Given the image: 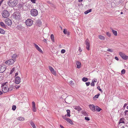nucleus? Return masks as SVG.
<instances>
[{"mask_svg":"<svg viewBox=\"0 0 128 128\" xmlns=\"http://www.w3.org/2000/svg\"><path fill=\"white\" fill-rule=\"evenodd\" d=\"M2 14L3 18H6L9 16L10 13L7 10H4L2 12Z\"/></svg>","mask_w":128,"mask_h":128,"instance_id":"3","label":"nucleus"},{"mask_svg":"<svg viewBox=\"0 0 128 128\" xmlns=\"http://www.w3.org/2000/svg\"><path fill=\"white\" fill-rule=\"evenodd\" d=\"M4 0H1L0 1V3H1L2 4V3L3 2V1Z\"/></svg>","mask_w":128,"mask_h":128,"instance_id":"63","label":"nucleus"},{"mask_svg":"<svg viewBox=\"0 0 128 128\" xmlns=\"http://www.w3.org/2000/svg\"><path fill=\"white\" fill-rule=\"evenodd\" d=\"M115 59L116 60H118V58L116 56H115Z\"/></svg>","mask_w":128,"mask_h":128,"instance_id":"56","label":"nucleus"},{"mask_svg":"<svg viewBox=\"0 0 128 128\" xmlns=\"http://www.w3.org/2000/svg\"><path fill=\"white\" fill-rule=\"evenodd\" d=\"M97 81V80L96 79V78H94V79H93L92 80V82H94H94H96Z\"/></svg>","mask_w":128,"mask_h":128,"instance_id":"44","label":"nucleus"},{"mask_svg":"<svg viewBox=\"0 0 128 128\" xmlns=\"http://www.w3.org/2000/svg\"><path fill=\"white\" fill-rule=\"evenodd\" d=\"M83 0H78V1L79 2H82Z\"/></svg>","mask_w":128,"mask_h":128,"instance_id":"61","label":"nucleus"},{"mask_svg":"<svg viewBox=\"0 0 128 128\" xmlns=\"http://www.w3.org/2000/svg\"><path fill=\"white\" fill-rule=\"evenodd\" d=\"M82 112V113L84 115L86 116L87 115V114L85 112Z\"/></svg>","mask_w":128,"mask_h":128,"instance_id":"51","label":"nucleus"},{"mask_svg":"<svg viewBox=\"0 0 128 128\" xmlns=\"http://www.w3.org/2000/svg\"><path fill=\"white\" fill-rule=\"evenodd\" d=\"M126 70L124 69H123L121 71V74H124L125 73Z\"/></svg>","mask_w":128,"mask_h":128,"instance_id":"38","label":"nucleus"},{"mask_svg":"<svg viewBox=\"0 0 128 128\" xmlns=\"http://www.w3.org/2000/svg\"><path fill=\"white\" fill-rule=\"evenodd\" d=\"M34 46L36 49L40 53H43V52L42 50L38 46V45L34 43Z\"/></svg>","mask_w":128,"mask_h":128,"instance_id":"14","label":"nucleus"},{"mask_svg":"<svg viewBox=\"0 0 128 128\" xmlns=\"http://www.w3.org/2000/svg\"><path fill=\"white\" fill-rule=\"evenodd\" d=\"M36 0H31L30 1L33 3H36Z\"/></svg>","mask_w":128,"mask_h":128,"instance_id":"49","label":"nucleus"},{"mask_svg":"<svg viewBox=\"0 0 128 128\" xmlns=\"http://www.w3.org/2000/svg\"><path fill=\"white\" fill-rule=\"evenodd\" d=\"M22 8L23 10H27L30 9V7L29 4H24Z\"/></svg>","mask_w":128,"mask_h":128,"instance_id":"6","label":"nucleus"},{"mask_svg":"<svg viewBox=\"0 0 128 128\" xmlns=\"http://www.w3.org/2000/svg\"><path fill=\"white\" fill-rule=\"evenodd\" d=\"M74 108L76 110H77L78 111H80L81 110L79 106H76L74 107Z\"/></svg>","mask_w":128,"mask_h":128,"instance_id":"23","label":"nucleus"},{"mask_svg":"<svg viewBox=\"0 0 128 128\" xmlns=\"http://www.w3.org/2000/svg\"><path fill=\"white\" fill-rule=\"evenodd\" d=\"M30 123L33 128H36V126L34 124L32 120H31L30 122Z\"/></svg>","mask_w":128,"mask_h":128,"instance_id":"21","label":"nucleus"},{"mask_svg":"<svg viewBox=\"0 0 128 128\" xmlns=\"http://www.w3.org/2000/svg\"><path fill=\"white\" fill-rule=\"evenodd\" d=\"M13 16L15 19L17 20H19L20 18V14L19 13L16 14L14 15Z\"/></svg>","mask_w":128,"mask_h":128,"instance_id":"15","label":"nucleus"},{"mask_svg":"<svg viewBox=\"0 0 128 128\" xmlns=\"http://www.w3.org/2000/svg\"><path fill=\"white\" fill-rule=\"evenodd\" d=\"M76 64L77 66V68H80L81 66V63L78 61H76Z\"/></svg>","mask_w":128,"mask_h":128,"instance_id":"18","label":"nucleus"},{"mask_svg":"<svg viewBox=\"0 0 128 128\" xmlns=\"http://www.w3.org/2000/svg\"><path fill=\"white\" fill-rule=\"evenodd\" d=\"M79 50L80 51V52H82V50L80 49V48L79 49Z\"/></svg>","mask_w":128,"mask_h":128,"instance_id":"62","label":"nucleus"},{"mask_svg":"<svg viewBox=\"0 0 128 128\" xmlns=\"http://www.w3.org/2000/svg\"><path fill=\"white\" fill-rule=\"evenodd\" d=\"M17 119L18 120L20 121H22L24 120H25V119L23 117H19L17 118Z\"/></svg>","mask_w":128,"mask_h":128,"instance_id":"27","label":"nucleus"},{"mask_svg":"<svg viewBox=\"0 0 128 128\" xmlns=\"http://www.w3.org/2000/svg\"><path fill=\"white\" fill-rule=\"evenodd\" d=\"M127 105V104H126V103L123 106V108H124L125 107H126Z\"/></svg>","mask_w":128,"mask_h":128,"instance_id":"57","label":"nucleus"},{"mask_svg":"<svg viewBox=\"0 0 128 128\" xmlns=\"http://www.w3.org/2000/svg\"><path fill=\"white\" fill-rule=\"evenodd\" d=\"M16 56L17 55L16 54H14L12 56V59L13 60H15V61L16 60Z\"/></svg>","mask_w":128,"mask_h":128,"instance_id":"30","label":"nucleus"},{"mask_svg":"<svg viewBox=\"0 0 128 128\" xmlns=\"http://www.w3.org/2000/svg\"><path fill=\"white\" fill-rule=\"evenodd\" d=\"M98 37L101 40H104L105 39L104 37V36L101 35H99L98 36Z\"/></svg>","mask_w":128,"mask_h":128,"instance_id":"28","label":"nucleus"},{"mask_svg":"<svg viewBox=\"0 0 128 128\" xmlns=\"http://www.w3.org/2000/svg\"><path fill=\"white\" fill-rule=\"evenodd\" d=\"M15 80V83L16 84H19L21 82V79L20 77L17 76L16 77Z\"/></svg>","mask_w":128,"mask_h":128,"instance_id":"12","label":"nucleus"},{"mask_svg":"<svg viewBox=\"0 0 128 128\" xmlns=\"http://www.w3.org/2000/svg\"><path fill=\"white\" fill-rule=\"evenodd\" d=\"M14 88V86L13 85H10L9 88H8V91H11L12 90L13 88Z\"/></svg>","mask_w":128,"mask_h":128,"instance_id":"22","label":"nucleus"},{"mask_svg":"<svg viewBox=\"0 0 128 128\" xmlns=\"http://www.w3.org/2000/svg\"><path fill=\"white\" fill-rule=\"evenodd\" d=\"M18 72H16V74H15V76H18Z\"/></svg>","mask_w":128,"mask_h":128,"instance_id":"60","label":"nucleus"},{"mask_svg":"<svg viewBox=\"0 0 128 128\" xmlns=\"http://www.w3.org/2000/svg\"><path fill=\"white\" fill-rule=\"evenodd\" d=\"M68 97H67L66 98H65V101L66 102V100L67 101V100H68Z\"/></svg>","mask_w":128,"mask_h":128,"instance_id":"59","label":"nucleus"},{"mask_svg":"<svg viewBox=\"0 0 128 128\" xmlns=\"http://www.w3.org/2000/svg\"><path fill=\"white\" fill-rule=\"evenodd\" d=\"M73 82L72 81V80H71L70 81V83L72 84V85L74 83H73Z\"/></svg>","mask_w":128,"mask_h":128,"instance_id":"55","label":"nucleus"},{"mask_svg":"<svg viewBox=\"0 0 128 128\" xmlns=\"http://www.w3.org/2000/svg\"><path fill=\"white\" fill-rule=\"evenodd\" d=\"M24 4L23 3L19 4V9L20 10H23L22 8H23V7L24 6Z\"/></svg>","mask_w":128,"mask_h":128,"instance_id":"20","label":"nucleus"},{"mask_svg":"<svg viewBox=\"0 0 128 128\" xmlns=\"http://www.w3.org/2000/svg\"><path fill=\"white\" fill-rule=\"evenodd\" d=\"M15 62V60H13L12 59H10L6 61L5 63L8 65H11L13 64Z\"/></svg>","mask_w":128,"mask_h":128,"instance_id":"7","label":"nucleus"},{"mask_svg":"<svg viewBox=\"0 0 128 128\" xmlns=\"http://www.w3.org/2000/svg\"><path fill=\"white\" fill-rule=\"evenodd\" d=\"M99 95H99L97 94V95H96L95 96H94V97L93 98V99L94 100V98H98Z\"/></svg>","mask_w":128,"mask_h":128,"instance_id":"41","label":"nucleus"},{"mask_svg":"<svg viewBox=\"0 0 128 128\" xmlns=\"http://www.w3.org/2000/svg\"><path fill=\"white\" fill-rule=\"evenodd\" d=\"M65 50L64 49H62L61 50V52L62 54H64L65 52Z\"/></svg>","mask_w":128,"mask_h":128,"instance_id":"45","label":"nucleus"},{"mask_svg":"<svg viewBox=\"0 0 128 128\" xmlns=\"http://www.w3.org/2000/svg\"><path fill=\"white\" fill-rule=\"evenodd\" d=\"M16 108V106L15 105H14L12 106V110H15Z\"/></svg>","mask_w":128,"mask_h":128,"instance_id":"37","label":"nucleus"},{"mask_svg":"<svg viewBox=\"0 0 128 128\" xmlns=\"http://www.w3.org/2000/svg\"><path fill=\"white\" fill-rule=\"evenodd\" d=\"M119 54L121 58L124 60H126L128 58V56L121 52H120Z\"/></svg>","mask_w":128,"mask_h":128,"instance_id":"9","label":"nucleus"},{"mask_svg":"<svg viewBox=\"0 0 128 128\" xmlns=\"http://www.w3.org/2000/svg\"><path fill=\"white\" fill-rule=\"evenodd\" d=\"M32 110L34 112H36V109L35 107V103L34 102H32Z\"/></svg>","mask_w":128,"mask_h":128,"instance_id":"16","label":"nucleus"},{"mask_svg":"<svg viewBox=\"0 0 128 128\" xmlns=\"http://www.w3.org/2000/svg\"><path fill=\"white\" fill-rule=\"evenodd\" d=\"M8 5L10 6H14L17 5V0H9L8 2Z\"/></svg>","mask_w":128,"mask_h":128,"instance_id":"2","label":"nucleus"},{"mask_svg":"<svg viewBox=\"0 0 128 128\" xmlns=\"http://www.w3.org/2000/svg\"><path fill=\"white\" fill-rule=\"evenodd\" d=\"M51 39L53 42H54V36L53 34H52L51 35Z\"/></svg>","mask_w":128,"mask_h":128,"instance_id":"32","label":"nucleus"},{"mask_svg":"<svg viewBox=\"0 0 128 128\" xmlns=\"http://www.w3.org/2000/svg\"><path fill=\"white\" fill-rule=\"evenodd\" d=\"M95 111L99 112L101 110V109L98 106H96L95 107Z\"/></svg>","mask_w":128,"mask_h":128,"instance_id":"19","label":"nucleus"},{"mask_svg":"<svg viewBox=\"0 0 128 128\" xmlns=\"http://www.w3.org/2000/svg\"><path fill=\"white\" fill-rule=\"evenodd\" d=\"M43 41L45 42H46V39H44L43 40Z\"/></svg>","mask_w":128,"mask_h":128,"instance_id":"58","label":"nucleus"},{"mask_svg":"<svg viewBox=\"0 0 128 128\" xmlns=\"http://www.w3.org/2000/svg\"><path fill=\"white\" fill-rule=\"evenodd\" d=\"M60 126L61 128H64L63 126L61 125Z\"/></svg>","mask_w":128,"mask_h":128,"instance_id":"64","label":"nucleus"},{"mask_svg":"<svg viewBox=\"0 0 128 128\" xmlns=\"http://www.w3.org/2000/svg\"><path fill=\"white\" fill-rule=\"evenodd\" d=\"M85 44L86 45V48L88 50H90V44L89 40L87 39L85 41Z\"/></svg>","mask_w":128,"mask_h":128,"instance_id":"11","label":"nucleus"},{"mask_svg":"<svg viewBox=\"0 0 128 128\" xmlns=\"http://www.w3.org/2000/svg\"><path fill=\"white\" fill-rule=\"evenodd\" d=\"M85 119L86 120L88 121L90 120V118L88 117H86L85 118Z\"/></svg>","mask_w":128,"mask_h":128,"instance_id":"50","label":"nucleus"},{"mask_svg":"<svg viewBox=\"0 0 128 128\" xmlns=\"http://www.w3.org/2000/svg\"><path fill=\"white\" fill-rule=\"evenodd\" d=\"M66 120L71 124H73V123L72 120L68 118L66 119Z\"/></svg>","mask_w":128,"mask_h":128,"instance_id":"25","label":"nucleus"},{"mask_svg":"<svg viewBox=\"0 0 128 128\" xmlns=\"http://www.w3.org/2000/svg\"><path fill=\"white\" fill-rule=\"evenodd\" d=\"M63 32L64 34H67V31L65 29H64Z\"/></svg>","mask_w":128,"mask_h":128,"instance_id":"42","label":"nucleus"},{"mask_svg":"<svg viewBox=\"0 0 128 128\" xmlns=\"http://www.w3.org/2000/svg\"><path fill=\"white\" fill-rule=\"evenodd\" d=\"M26 23L28 26H30L33 24V21L30 19H28L26 20Z\"/></svg>","mask_w":128,"mask_h":128,"instance_id":"5","label":"nucleus"},{"mask_svg":"<svg viewBox=\"0 0 128 128\" xmlns=\"http://www.w3.org/2000/svg\"><path fill=\"white\" fill-rule=\"evenodd\" d=\"M106 34L109 37H110L111 36V34L109 32H106Z\"/></svg>","mask_w":128,"mask_h":128,"instance_id":"40","label":"nucleus"},{"mask_svg":"<svg viewBox=\"0 0 128 128\" xmlns=\"http://www.w3.org/2000/svg\"><path fill=\"white\" fill-rule=\"evenodd\" d=\"M0 25L2 27H3L4 28H6V26H5L4 24L2 22H0Z\"/></svg>","mask_w":128,"mask_h":128,"instance_id":"31","label":"nucleus"},{"mask_svg":"<svg viewBox=\"0 0 128 128\" xmlns=\"http://www.w3.org/2000/svg\"><path fill=\"white\" fill-rule=\"evenodd\" d=\"M66 112H67V114H66L67 116L69 117L70 116V110H66Z\"/></svg>","mask_w":128,"mask_h":128,"instance_id":"29","label":"nucleus"},{"mask_svg":"<svg viewBox=\"0 0 128 128\" xmlns=\"http://www.w3.org/2000/svg\"><path fill=\"white\" fill-rule=\"evenodd\" d=\"M30 14L32 16H35L38 14V10L36 9H32L30 11Z\"/></svg>","mask_w":128,"mask_h":128,"instance_id":"4","label":"nucleus"},{"mask_svg":"<svg viewBox=\"0 0 128 128\" xmlns=\"http://www.w3.org/2000/svg\"><path fill=\"white\" fill-rule=\"evenodd\" d=\"M49 68L51 73L54 76L56 75V73L53 68L51 66H49Z\"/></svg>","mask_w":128,"mask_h":128,"instance_id":"13","label":"nucleus"},{"mask_svg":"<svg viewBox=\"0 0 128 128\" xmlns=\"http://www.w3.org/2000/svg\"><path fill=\"white\" fill-rule=\"evenodd\" d=\"M66 114L64 116H62L63 119H64L65 120H66V119H67L68 118H67L66 117Z\"/></svg>","mask_w":128,"mask_h":128,"instance_id":"39","label":"nucleus"},{"mask_svg":"<svg viewBox=\"0 0 128 128\" xmlns=\"http://www.w3.org/2000/svg\"><path fill=\"white\" fill-rule=\"evenodd\" d=\"M107 51L110 52H113V50L112 49H108L107 50Z\"/></svg>","mask_w":128,"mask_h":128,"instance_id":"48","label":"nucleus"},{"mask_svg":"<svg viewBox=\"0 0 128 128\" xmlns=\"http://www.w3.org/2000/svg\"><path fill=\"white\" fill-rule=\"evenodd\" d=\"M92 11V9H90L86 11L84 13L85 14H87L88 13L91 12Z\"/></svg>","mask_w":128,"mask_h":128,"instance_id":"33","label":"nucleus"},{"mask_svg":"<svg viewBox=\"0 0 128 128\" xmlns=\"http://www.w3.org/2000/svg\"><path fill=\"white\" fill-rule=\"evenodd\" d=\"M124 113L125 115H128V110L125 111Z\"/></svg>","mask_w":128,"mask_h":128,"instance_id":"43","label":"nucleus"},{"mask_svg":"<svg viewBox=\"0 0 128 128\" xmlns=\"http://www.w3.org/2000/svg\"><path fill=\"white\" fill-rule=\"evenodd\" d=\"M20 85H16L15 86V87L16 88V89L20 87Z\"/></svg>","mask_w":128,"mask_h":128,"instance_id":"46","label":"nucleus"},{"mask_svg":"<svg viewBox=\"0 0 128 128\" xmlns=\"http://www.w3.org/2000/svg\"><path fill=\"white\" fill-rule=\"evenodd\" d=\"M86 84L87 86H88L90 85V82H86Z\"/></svg>","mask_w":128,"mask_h":128,"instance_id":"54","label":"nucleus"},{"mask_svg":"<svg viewBox=\"0 0 128 128\" xmlns=\"http://www.w3.org/2000/svg\"><path fill=\"white\" fill-rule=\"evenodd\" d=\"M8 82H6L2 84V91L4 93H6L8 91Z\"/></svg>","mask_w":128,"mask_h":128,"instance_id":"1","label":"nucleus"},{"mask_svg":"<svg viewBox=\"0 0 128 128\" xmlns=\"http://www.w3.org/2000/svg\"><path fill=\"white\" fill-rule=\"evenodd\" d=\"M5 23L8 25L11 26L12 24L11 20L9 18H7L6 19L5 21Z\"/></svg>","mask_w":128,"mask_h":128,"instance_id":"10","label":"nucleus"},{"mask_svg":"<svg viewBox=\"0 0 128 128\" xmlns=\"http://www.w3.org/2000/svg\"><path fill=\"white\" fill-rule=\"evenodd\" d=\"M88 80V79L87 78L84 77L82 78V80L84 82H86Z\"/></svg>","mask_w":128,"mask_h":128,"instance_id":"35","label":"nucleus"},{"mask_svg":"<svg viewBox=\"0 0 128 128\" xmlns=\"http://www.w3.org/2000/svg\"><path fill=\"white\" fill-rule=\"evenodd\" d=\"M97 88L99 90L100 92H102V89L100 88V87L99 86H98L97 87Z\"/></svg>","mask_w":128,"mask_h":128,"instance_id":"52","label":"nucleus"},{"mask_svg":"<svg viewBox=\"0 0 128 128\" xmlns=\"http://www.w3.org/2000/svg\"><path fill=\"white\" fill-rule=\"evenodd\" d=\"M37 22L38 24V25L39 26H40L42 23V22L40 20H39L37 21Z\"/></svg>","mask_w":128,"mask_h":128,"instance_id":"36","label":"nucleus"},{"mask_svg":"<svg viewBox=\"0 0 128 128\" xmlns=\"http://www.w3.org/2000/svg\"><path fill=\"white\" fill-rule=\"evenodd\" d=\"M90 85L91 86H94V84L93 82H92L91 83Z\"/></svg>","mask_w":128,"mask_h":128,"instance_id":"53","label":"nucleus"},{"mask_svg":"<svg viewBox=\"0 0 128 128\" xmlns=\"http://www.w3.org/2000/svg\"><path fill=\"white\" fill-rule=\"evenodd\" d=\"M120 123H124V118H122L120 119L119 124H120Z\"/></svg>","mask_w":128,"mask_h":128,"instance_id":"26","label":"nucleus"},{"mask_svg":"<svg viewBox=\"0 0 128 128\" xmlns=\"http://www.w3.org/2000/svg\"><path fill=\"white\" fill-rule=\"evenodd\" d=\"M89 107L91 110L93 112L95 111V106L93 104H90L89 106Z\"/></svg>","mask_w":128,"mask_h":128,"instance_id":"17","label":"nucleus"},{"mask_svg":"<svg viewBox=\"0 0 128 128\" xmlns=\"http://www.w3.org/2000/svg\"><path fill=\"white\" fill-rule=\"evenodd\" d=\"M15 69L14 68H12L10 72V74H12L14 70Z\"/></svg>","mask_w":128,"mask_h":128,"instance_id":"47","label":"nucleus"},{"mask_svg":"<svg viewBox=\"0 0 128 128\" xmlns=\"http://www.w3.org/2000/svg\"><path fill=\"white\" fill-rule=\"evenodd\" d=\"M112 30V33L114 34V36H116L117 35V32L116 30H113L112 28H111Z\"/></svg>","mask_w":128,"mask_h":128,"instance_id":"24","label":"nucleus"},{"mask_svg":"<svg viewBox=\"0 0 128 128\" xmlns=\"http://www.w3.org/2000/svg\"><path fill=\"white\" fill-rule=\"evenodd\" d=\"M0 33L4 34L5 33V31L2 28H0Z\"/></svg>","mask_w":128,"mask_h":128,"instance_id":"34","label":"nucleus"},{"mask_svg":"<svg viewBox=\"0 0 128 128\" xmlns=\"http://www.w3.org/2000/svg\"><path fill=\"white\" fill-rule=\"evenodd\" d=\"M6 67L4 64L0 65V73H2L5 70Z\"/></svg>","mask_w":128,"mask_h":128,"instance_id":"8","label":"nucleus"}]
</instances>
